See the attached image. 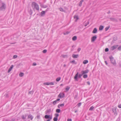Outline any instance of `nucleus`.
Here are the masks:
<instances>
[{"label":"nucleus","mask_w":121,"mask_h":121,"mask_svg":"<svg viewBox=\"0 0 121 121\" xmlns=\"http://www.w3.org/2000/svg\"><path fill=\"white\" fill-rule=\"evenodd\" d=\"M118 107L119 108H121V104H119L118 105Z\"/></svg>","instance_id":"nucleus-52"},{"label":"nucleus","mask_w":121,"mask_h":121,"mask_svg":"<svg viewBox=\"0 0 121 121\" xmlns=\"http://www.w3.org/2000/svg\"><path fill=\"white\" fill-rule=\"evenodd\" d=\"M17 55H14L13 56V58L15 59L17 58Z\"/></svg>","instance_id":"nucleus-41"},{"label":"nucleus","mask_w":121,"mask_h":121,"mask_svg":"<svg viewBox=\"0 0 121 121\" xmlns=\"http://www.w3.org/2000/svg\"><path fill=\"white\" fill-rule=\"evenodd\" d=\"M64 105V104H59L58 106V108H60V106L63 107Z\"/></svg>","instance_id":"nucleus-22"},{"label":"nucleus","mask_w":121,"mask_h":121,"mask_svg":"<svg viewBox=\"0 0 121 121\" xmlns=\"http://www.w3.org/2000/svg\"><path fill=\"white\" fill-rule=\"evenodd\" d=\"M78 72L74 77V78L75 81H78Z\"/></svg>","instance_id":"nucleus-11"},{"label":"nucleus","mask_w":121,"mask_h":121,"mask_svg":"<svg viewBox=\"0 0 121 121\" xmlns=\"http://www.w3.org/2000/svg\"><path fill=\"white\" fill-rule=\"evenodd\" d=\"M55 117H56L57 118L59 116V114L57 113L55 114Z\"/></svg>","instance_id":"nucleus-42"},{"label":"nucleus","mask_w":121,"mask_h":121,"mask_svg":"<svg viewBox=\"0 0 121 121\" xmlns=\"http://www.w3.org/2000/svg\"><path fill=\"white\" fill-rule=\"evenodd\" d=\"M47 50H44L43 51V52L44 53H45L46 52Z\"/></svg>","instance_id":"nucleus-44"},{"label":"nucleus","mask_w":121,"mask_h":121,"mask_svg":"<svg viewBox=\"0 0 121 121\" xmlns=\"http://www.w3.org/2000/svg\"><path fill=\"white\" fill-rule=\"evenodd\" d=\"M28 118H30L31 120H32L33 118V117L30 114L28 116Z\"/></svg>","instance_id":"nucleus-17"},{"label":"nucleus","mask_w":121,"mask_h":121,"mask_svg":"<svg viewBox=\"0 0 121 121\" xmlns=\"http://www.w3.org/2000/svg\"><path fill=\"white\" fill-rule=\"evenodd\" d=\"M83 75V74H82V73L81 74H80L78 75V78H80Z\"/></svg>","instance_id":"nucleus-37"},{"label":"nucleus","mask_w":121,"mask_h":121,"mask_svg":"<svg viewBox=\"0 0 121 121\" xmlns=\"http://www.w3.org/2000/svg\"><path fill=\"white\" fill-rule=\"evenodd\" d=\"M112 111L114 113V114H115L116 112V108H114L112 109Z\"/></svg>","instance_id":"nucleus-23"},{"label":"nucleus","mask_w":121,"mask_h":121,"mask_svg":"<svg viewBox=\"0 0 121 121\" xmlns=\"http://www.w3.org/2000/svg\"><path fill=\"white\" fill-rule=\"evenodd\" d=\"M15 120L14 119H12L10 121H14Z\"/></svg>","instance_id":"nucleus-57"},{"label":"nucleus","mask_w":121,"mask_h":121,"mask_svg":"<svg viewBox=\"0 0 121 121\" xmlns=\"http://www.w3.org/2000/svg\"><path fill=\"white\" fill-rule=\"evenodd\" d=\"M21 63H19V64H18L17 65V67L18 68L19 67V66L21 65Z\"/></svg>","instance_id":"nucleus-46"},{"label":"nucleus","mask_w":121,"mask_h":121,"mask_svg":"<svg viewBox=\"0 0 121 121\" xmlns=\"http://www.w3.org/2000/svg\"><path fill=\"white\" fill-rule=\"evenodd\" d=\"M43 8H46L48 7V6L46 5H43L42 4H41L40 5Z\"/></svg>","instance_id":"nucleus-21"},{"label":"nucleus","mask_w":121,"mask_h":121,"mask_svg":"<svg viewBox=\"0 0 121 121\" xmlns=\"http://www.w3.org/2000/svg\"><path fill=\"white\" fill-rule=\"evenodd\" d=\"M69 33V32L67 31L66 33H64V35H66L68 34Z\"/></svg>","instance_id":"nucleus-45"},{"label":"nucleus","mask_w":121,"mask_h":121,"mask_svg":"<svg viewBox=\"0 0 121 121\" xmlns=\"http://www.w3.org/2000/svg\"><path fill=\"white\" fill-rule=\"evenodd\" d=\"M6 8V5L4 3H2V5L0 8V10H3Z\"/></svg>","instance_id":"nucleus-4"},{"label":"nucleus","mask_w":121,"mask_h":121,"mask_svg":"<svg viewBox=\"0 0 121 121\" xmlns=\"http://www.w3.org/2000/svg\"><path fill=\"white\" fill-rule=\"evenodd\" d=\"M59 9L61 11L64 12V10L62 8H59Z\"/></svg>","instance_id":"nucleus-38"},{"label":"nucleus","mask_w":121,"mask_h":121,"mask_svg":"<svg viewBox=\"0 0 121 121\" xmlns=\"http://www.w3.org/2000/svg\"><path fill=\"white\" fill-rule=\"evenodd\" d=\"M66 65H65V64H64V65H63V67H66Z\"/></svg>","instance_id":"nucleus-56"},{"label":"nucleus","mask_w":121,"mask_h":121,"mask_svg":"<svg viewBox=\"0 0 121 121\" xmlns=\"http://www.w3.org/2000/svg\"><path fill=\"white\" fill-rule=\"evenodd\" d=\"M60 110L59 109H57L56 110V112L58 113H60Z\"/></svg>","instance_id":"nucleus-33"},{"label":"nucleus","mask_w":121,"mask_h":121,"mask_svg":"<svg viewBox=\"0 0 121 121\" xmlns=\"http://www.w3.org/2000/svg\"><path fill=\"white\" fill-rule=\"evenodd\" d=\"M68 121H72V120L71 119H68Z\"/></svg>","instance_id":"nucleus-53"},{"label":"nucleus","mask_w":121,"mask_h":121,"mask_svg":"<svg viewBox=\"0 0 121 121\" xmlns=\"http://www.w3.org/2000/svg\"><path fill=\"white\" fill-rule=\"evenodd\" d=\"M33 9L35 8L38 10H39V5L36 3L33 2L31 5Z\"/></svg>","instance_id":"nucleus-1"},{"label":"nucleus","mask_w":121,"mask_h":121,"mask_svg":"<svg viewBox=\"0 0 121 121\" xmlns=\"http://www.w3.org/2000/svg\"><path fill=\"white\" fill-rule=\"evenodd\" d=\"M109 58L110 59L111 62L113 65H116L115 60L114 59L113 57L112 56L109 57Z\"/></svg>","instance_id":"nucleus-2"},{"label":"nucleus","mask_w":121,"mask_h":121,"mask_svg":"<svg viewBox=\"0 0 121 121\" xmlns=\"http://www.w3.org/2000/svg\"><path fill=\"white\" fill-rule=\"evenodd\" d=\"M118 46V45H116L111 47V50L112 51L114 50Z\"/></svg>","instance_id":"nucleus-12"},{"label":"nucleus","mask_w":121,"mask_h":121,"mask_svg":"<svg viewBox=\"0 0 121 121\" xmlns=\"http://www.w3.org/2000/svg\"><path fill=\"white\" fill-rule=\"evenodd\" d=\"M120 21H121V19H120Z\"/></svg>","instance_id":"nucleus-62"},{"label":"nucleus","mask_w":121,"mask_h":121,"mask_svg":"<svg viewBox=\"0 0 121 121\" xmlns=\"http://www.w3.org/2000/svg\"><path fill=\"white\" fill-rule=\"evenodd\" d=\"M89 72V70H85L82 71L81 72V73H82V74H86L88 73Z\"/></svg>","instance_id":"nucleus-10"},{"label":"nucleus","mask_w":121,"mask_h":121,"mask_svg":"<svg viewBox=\"0 0 121 121\" xmlns=\"http://www.w3.org/2000/svg\"><path fill=\"white\" fill-rule=\"evenodd\" d=\"M61 56L63 58H65V57H67V56L66 55H62Z\"/></svg>","instance_id":"nucleus-31"},{"label":"nucleus","mask_w":121,"mask_h":121,"mask_svg":"<svg viewBox=\"0 0 121 121\" xmlns=\"http://www.w3.org/2000/svg\"><path fill=\"white\" fill-rule=\"evenodd\" d=\"M65 94L63 93H60L58 95V97L60 98H63L64 97Z\"/></svg>","instance_id":"nucleus-9"},{"label":"nucleus","mask_w":121,"mask_h":121,"mask_svg":"<svg viewBox=\"0 0 121 121\" xmlns=\"http://www.w3.org/2000/svg\"><path fill=\"white\" fill-rule=\"evenodd\" d=\"M97 36H93L91 38V41L92 42H94L96 39H97Z\"/></svg>","instance_id":"nucleus-8"},{"label":"nucleus","mask_w":121,"mask_h":121,"mask_svg":"<svg viewBox=\"0 0 121 121\" xmlns=\"http://www.w3.org/2000/svg\"><path fill=\"white\" fill-rule=\"evenodd\" d=\"M81 105V103H79L78 105V107H80Z\"/></svg>","instance_id":"nucleus-48"},{"label":"nucleus","mask_w":121,"mask_h":121,"mask_svg":"<svg viewBox=\"0 0 121 121\" xmlns=\"http://www.w3.org/2000/svg\"><path fill=\"white\" fill-rule=\"evenodd\" d=\"M109 19L110 21L113 22H117L118 21L117 20L116 18L111 17L109 18Z\"/></svg>","instance_id":"nucleus-7"},{"label":"nucleus","mask_w":121,"mask_h":121,"mask_svg":"<svg viewBox=\"0 0 121 121\" xmlns=\"http://www.w3.org/2000/svg\"><path fill=\"white\" fill-rule=\"evenodd\" d=\"M94 107L93 106H91L90 108L89 109V110H93V109H94Z\"/></svg>","instance_id":"nucleus-36"},{"label":"nucleus","mask_w":121,"mask_h":121,"mask_svg":"<svg viewBox=\"0 0 121 121\" xmlns=\"http://www.w3.org/2000/svg\"><path fill=\"white\" fill-rule=\"evenodd\" d=\"M32 10L30 9V15H31L32 14Z\"/></svg>","instance_id":"nucleus-39"},{"label":"nucleus","mask_w":121,"mask_h":121,"mask_svg":"<svg viewBox=\"0 0 121 121\" xmlns=\"http://www.w3.org/2000/svg\"><path fill=\"white\" fill-rule=\"evenodd\" d=\"M110 13V11H108V12L107 13H108V14H109V13Z\"/></svg>","instance_id":"nucleus-58"},{"label":"nucleus","mask_w":121,"mask_h":121,"mask_svg":"<svg viewBox=\"0 0 121 121\" xmlns=\"http://www.w3.org/2000/svg\"><path fill=\"white\" fill-rule=\"evenodd\" d=\"M72 56V57L74 58H77L78 57V55H75V54H73V55Z\"/></svg>","instance_id":"nucleus-18"},{"label":"nucleus","mask_w":121,"mask_h":121,"mask_svg":"<svg viewBox=\"0 0 121 121\" xmlns=\"http://www.w3.org/2000/svg\"><path fill=\"white\" fill-rule=\"evenodd\" d=\"M81 48H79L78 49V52H79L81 50Z\"/></svg>","instance_id":"nucleus-51"},{"label":"nucleus","mask_w":121,"mask_h":121,"mask_svg":"<svg viewBox=\"0 0 121 121\" xmlns=\"http://www.w3.org/2000/svg\"><path fill=\"white\" fill-rule=\"evenodd\" d=\"M58 120V118H57L55 117L53 119V120L54 121H57Z\"/></svg>","instance_id":"nucleus-32"},{"label":"nucleus","mask_w":121,"mask_h":121,"mask_svg":"<svg viewBox=\"0 0 121 121\" xmlns=\"http://www.w3.org/2000/svg\"><path fill=\"white\" fill-rule=\"evenodd\" d=\"M44 118L46 119H48L46 121H50V120L52 119V117L50 115H46L44 116Z\"/></svg>","instance_id":"nucleus-3"},{"label":"nucleus","mask_w":121,"mask_h":121,"mask_svg":"<svg viewBox=\"0 0 121 121\" xmlns=\"http://www.w3.org/2000/svg\"><path fill=\"white\" fill-rule=\"evenodd\" d=\"M48 8H47L46 10L45 11H43L41 13V16H43L45 14V13L47 12L48 10Z\"/></svg>","instance_id":"nucleus-5"},{"label":"nucleus","mask_w":121,"mask_h":121,"mask_svg":"<svg viewBox=\"0 0 121 121\" xmlns=\"http://www.w3.org/2000/svg\"><path fill=\"white\" fill-rule=\"evenodd\" d=\"M84 0H82V1H83Z\"/></svg>","instance_id":"nucleus-64"},{"label":"nucleus","mask_w":121,"mask_h":121,"mask_svg":"<svg viewBox=\"0 0 121 121\" xmlns=\"http://www.w3.org/2000/svg\"><path fill=\"white\" fill-rule=\"evenodd\" d=\"M36 65V63L34 62L33 63V64L32 65H33L35 66V65Z\"/></svg>","instance_id":"nucleus-49"},{"label":"nucleus","mask_w":121,"mask_h":121,"mask_svg":"<svg viewBox=\"0 0 121 121\" xmlns=\"http://www.w3.org/2000/svg\"><path fill=\"white\" fill-rule=\"evenodd\" d=\"M24 74L23 73L21 72L19 74V76L20 77H22L24 75Z\"/></svg>","instance_id":"nucleus-27"},{"label":"nucleus","mask_w":121,"mask_h":121,"mask_svg":"<svg viewBox=\"0 0 121 121\" xmlns=\"http://www.w3.org/2000/svg\"><path fill=\"white\" fill-rule=\"evenodd\" d=\"M110 28L109 26L108 27H106L105 28V30L106 31H107L109 29V28Z\"/></svg>","instance_id":"nucleus-35"},{"label":"nucleus","mask_w":121,"mask_h":121,"mask_svg":"<svg viewBox=\"0 0 121 121\" xmlns=\"http://www.w3.org/2000/svg\"><path fill=\"white\" fill-rule=\"evenodd\" d=\"M105 63L107 65H108V63H107V61H105Z\"/></svg>","instance_id":"nucleus-55"},{"label":"nucleus","mask_w":121,"mask_h":121,"mask_svg":"<svg viewBox=\"0 0 121 121\" xmlns=\"http://www.w3.org/2000/svg\"><path fill=\"white\" fill-rule=\"evenodd\" d=\"M33 93V92L32 91H30L29 92V94H32Z\"/></svg>","instance_id":"nucleus-50"},{"label":"nucleus","mask_w":121,"mask_h":121,"mask_svg":"<svg viewBox=\"0 0 121 121\" xmlns=\"http://www.w3.org/2000/svg\"><path fill=\"white\" fill-rule=\"evenodd\" d=\"M70 89V87L69 86H67L65 88V89L67 91H68Z\"/></svg>","instance_id":"nucleus-34"},{"label":"nucleus","mask_w":121,"mask_h":121,"mask_svg":"<svg viewBox=\"0 0 121 121\" xmlns=\"http://www.w3.org/2000/svg\"><path fill=\"white\" fill-rule=\"evenodd\" d=\"M60 77H58L56 79V81L57 82H58L60 80Z\"/></svg>","instance_id":"nucleus-29"},{"label":"nucleus","mask_w":121,"mask_h":121,"mask_svg":"<svg viewBox=\"0 0 121 121\" xmlns=\"http://www.w3.org/2000/svg\"><path fill=\"white\" fill-rule=\"evenodd\" d=\"M70 62L72 63H74L75 64H77V63L75 62V61L74 60L71 61Z\"/></svg>","instance_id":"nucleus-28"},{"label":"nucleus","mask_w":121,"mask_h":121,"mask_svg":"<svg viewBox=\"0 0 121 121\" xmlns=\"http://www.w3.org/2000/svg\"><path fill=\"white\" fill-rule=\"evenodd\" d=\"M88 62V61L87 60H85L83 62V63L84 64H86Z\"/></svg>","instance_id":"nucleus-20"},{"label":"nucleus","mask_w":121,"mask_h":121,"mask_svg":"<svg viewBox=\"0 0 121 121\" xmlns=\"http://www.w3.org/2000/svg\"><path fill=\"white\" fill-rule=\"evenodd\" d=\"M43 85H54V83L53 82H46L44 83Z\"/></svg>","instance_id":"nucleus-6"},{"label":"nucleus","mask_w":121,"mask_h":121,"mask_svg":"<svg viewBox=\"0 0 121 121\" xmlns=\"http://www.w3.org/2000/svg\"><path fill=\"white\" fill-rule=\"evenodd\" d=\"M77 112V110H76L74 112L75 113H76Z\"/></svg>","instance_id":"nucleus-59"},{"label":"nucleus","mask_w":121,"mask_h":121,"mask_svg":"<svg viewBox=\"0 0 121 121\" xmlns=\"http://www.w3.org/2000/svg\"><path fill=\"white\" fill-rule=\"evenodd\" d=\"M77 39V37L76 36H74L72 38V40H73L75 41Z\"/></svg>","instance_id":"nucleus-26"},{"label":"nucleus","mask_w":121,"mask_h":121,"mask_svg":"<svg viewBox=\"0 0 121 121\" xmlns=\"http://www.w3.org/2000/svg\"><path fill=\"white\" fill-rule=\"evenodd\" d=\"M97 32V29L96 28H95L94 29L92 32L93 33L95 34Z\"/></svg>","instance_id":"nucleus-16"},{"label":"nucleus","mask_w":121,"mask_h":121,"mask_svg":"<svg viewBox=\"0 0 121 121\" xmlns=\"http://www.w3.org/2000/svg\"><path fill=\"white\" fill-rule=\"evenodd\" d=\"M118 49L119 50H121V46H120L118 48Z\"/></svg>","instance_id":"nucleus-43"},{"label":"nucleus","mask_w":121,"mask_h":121,"mask_svg":"<svg viewBox=\"0 0 121 121\" xmlns=\"http://www.w3.org/2000/svg\"><path fill=\"white\" fill-rule=\"evenodd\" d=\"M108 50H109L108 49V48H106L105 49V51L106 52H108Z\"/></svg>","instance_id":"nucleus-47"},{"label":"nucleus","mask_w":121,"mask_h":121,"mask_svg":"<svg viewBox=\"0 0 121 121\" xmlns=\"http://www.w3.org/2000/svg\"><path fill=\"white\" fill-rule=\"evenodd\" d=\"M60 100V99H57L56 100H55V101H54L53 102V104L54 105H55L56 104L57 102V101H59Z\"/></svg>","instance_id":"nucleus-14"},{"label":"nucleus","mask_w":121,"mask_h":121,"mask_svg":"<svg viewBox=\"0 0 121 121\" xmlns=\"http://www.w3.org/2000/svg\"><path fill=\"white\" fill-rule=\"evenodd\" d=\"M83 2L82 0H81L79 2V6L80 7L82 5V3Z\"/></svg>","instance_id":"nucleus-24"},{"label":"nucleus","mask_w":121,"mask_h":121,"mask_svg":"<svg viewBox=\"0 0 121 121\" xmlns=\"http://www.w3.org/2000/svg\"><path fill=\"white\" fill-rule=\"evenodd\" d=\"M87 75L86 74H84L83 76V78H86L87 77Z\"/></svg>","instance_id":"nucleus-30"},{"label":"nucleus","mask_w":121,"mask_h":121,"mask_svg":"<svg viewBox=\"0 0 121 121\" xmlns=\"http://www.w3.org/2000/svg\"><path fill=\"white\" fill-rule=\"evenodd\" d=\"M120 66L121 67V65H120Z\"/></svg>","instance_id":"nucleus-63"},{"label":"nucleus","mask_w":121,"mask_h":121,"mask_svg":"<svg viewBox=\"0 0 121 121\" xmlns=\"http://www.w3.org/2000/svg\"><path fill=\"white\" fill-rule=\"evenodd\" d=\"M104 27L103 26H99V30H102L103 29Z\"/></svg>","instance_id":"nucleus-19"},{"label":"nucleus","mask_w":121,"mask_h":121,"mask_svg":"<svg viewBox=\"0 0 121 121\" xmlns=\"http://www.w3.org/2000/svg\"><path fill=\"white\" fill-rule=\"evenodd\" d=\"M89 24V22H88L86 23L85 25V26H86L87 25H88Z\"/></svg>","instance_id":"nucleus-40"},{"label":"nucleus","mask_w":121,"mask_h":121,"mask_svg":"<svg viewBox=\"0 0 121 121\" xmlns=\"http://www.w3.org/2000/svg\"><path fill=\"white\" fill-rule=\"evenodd\" d=\"M13 65H12L9 68V69L8 72V73H9L10 71L12 70L13 69Z\"/></svg>","instance_id":"nucleus-13"},{"label":"nucleus","mask_w":121,"mask_h":121,"mask_svg":"<svg viewBox=\"0 0 121 121\" xmlns=\"http://www.w3.org/2000/svg\"><path fill=\"white\" fill-rule=\"evenodd\" d=\"M74 18L75 19H76V20H75L76 22H77V20L78 19V17L76 15L75 16H74Z\"/></svg>","instance_id":"nucleus-25"},{"label":"nucleus","mask_w":121,"mask_h":121,"mask_svg":"<svg viewBox=\"0 0 121 121\" xmlns=\"http://www.w3.org/2000/svg\"><path fill=\"white\" fill-rule=\"evenodd\" d=\"M74 45H73L72 46V47H73L74 46Z\"/></svg>","instance_id":"nucleus-61"},{"label":"nucleus","mask_w":121,"mask_h":121,"mask_svg":"<svg viewBox=\"0 0 121 121\" xmlns=\"http://www.w3.org/2000/svg\"><path fill=\"white\" fill-rule=\"evenodd\" d=\"M26 115H23L22 116V119L23 120H25L26 118Z\"/></svg>","instance_id":"nucleus-15"},{"label":"nucleus","mask_w":121,"mask_h":121,"mask_svg":"<svg viewBox=\"0 0 121 121\" xmlns=\"http://www.w3.org/2000/svg\"><path fill=\"white\" fill-rule=\"evenodd\" d=\"M87 83L89 85H90V82H87Z\"/></svg>","instance_id":"nucleus-54"},{"label":"nucleus","mask_w":121,"mask_h":121,"mask_svg":"<svg viewBox=\"0 0 121 121\" xmlns=\"http://www.w3.org/2000/svg\"><path fill=\"white\" fill-rule=\"evenodd\" d=\"M51 111V110L50 109H49L47 111L48 112H49V111Z\"/></svg>","instance_id":"nucleus-60"}]
</instances>
